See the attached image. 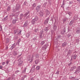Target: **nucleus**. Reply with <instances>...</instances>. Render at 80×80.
<instances>
[{"mask_svg":"<svg viewBox=\"0 0 80 80\" xmlns=\"http://www.w3.org/2000/svg\"><path fill=\"white\" fill-rule=\"evenodd\" d=\"M16 43H14V44H12L11 46V48H10V50H12L14 48H15L16 47Z\"/></svg>","mask_w":80,"mask_h":80,"instance_id":"4","label":"nucleus"},{"mask_svg":"<svg viewBox=\"0 0 80 80\" xmlns=\"http://www.w3.org/2000/svg\"><path fill=\"white\" fill-rule=\"evenodd\" d=\"M37 4V2L34 3L32 5L33 7H35Z\"/></svg>","mask_w":80,"mask_h":80,"instance_id":"20","label":"nucleus"},{"mask_svg":"<svg viewBox=\"0 0 80 80\" xmlns=\"http://www.w3.org/2000/svg\"><path fill=\"white\" fill-rule=\"evenodd\" d=\"M17 32H18L17 30H15L14 31V34H16V33H17Z\"/></svg>","mask_w":80,"mask_h":80,"instance_id":"41","label":"nucleus"},{"mask_svg":"<svg viewBox=\"0 0 80 80\" xmlns=\"http://www.w3.org/2000/svg\"><path fill=\"white\" fill-rule=\"evenodd\" d=\"M66 45H67V43L66 42H64L62 45V46L63 47H65V46H66Z\"/></svg>","mask_w":80,"mask_h":80,"instance_id":"21","label":"nucleus"},{"mask_svg":"<svg viewBox=\"0 0 80 80\" xmlns=\"http://www.w3.org/2000/svg\"><path fill=\"white\" fill-rule=\"evenodd\" d=\"M18 42L19 43V42H20V39H19L18 40Z\"/></svg>","mask_w":80,"mask_h":80,"instance_id":"55","label":"nucleus"},{"mask_svg":"<svg viewBox=\"0 0 80 80\" xmlns=\"http://www.w3.org/2000/svg\"><path fill=\"white\" fill-rule=\"evenodd\" d=\"M24 77H27V75H25Z\"/></svg>","mask_w":80,"mask_h":80,"instance_id":"63","label":"nucleus"},{"mask_svg":"<svg viewBox=\"0 0 80 80\" xmlns=\"http://www.w3.org/2000/svg\"><path fill=\"white\" fill-rule=\"evenodd\" d=\"M33 19H34V20H35V21H37V20H38V17L36 16L35 18Z\"/></svg>","mask_w":80,"mask_h":80,"instance_id":"28","label":"nucleus"},{"mask_svg":"<svg viewBox=\"0 0 80 80\" xmlns=\"http://www.w3.org/2000/svg\"><path fill=\"white\" fill-rule=\"evenodd\" d=\"M8 47H6V50H8Z\"/></svg>","mask_w":80,"mask_h":80,"instance_id":"56","label":"nucleus"},{"mask_svg":"<svg viewBox=\"0 0 80 80\" xmlns=\"http://www.w3.org/2000/svg\"><path fill=\"white\" fill-rule=\"evenodd\" d=\"M33 57H34V55H32V56L30 57H29V59H28V61H30V62H29V63H31V62L33 61Z\"/></svg>","mask_w":80,"mask_h":80,"instance_id":"2","label":"nucleus"},{"mask_svg":"<svg viewBox=\"0 0 80 80\" xmlns=\"http://www.w3.org/2000/svg\"><path fill=\"white\" fill-rule=\"evenodd\" d=\"M40 37H41V38H42V37H42V35H40Z\"/></svg>","mask_w":80,"mask_h":80,"instance_id":"62","label":"nucleus"},{"mask_svg":"<svg viewBox=\"0 0 80 80\" xmlns=\"http://www.w3.org/2000/svg\"><path fill=\"white\" fill-rule=\"evenodd\" d=\"M39 14L40 17H43V15L44 14V13H43V12H42L40 11L39 13Z\"/></svg>","mask_w":80,"mask_h":80,"instance_id":"11","label":"nucleus"},{"mask_svg":"<svg viewBox=\"0 0 80 80\" xmlns=\"http://www.w3.org/2000/svg\"><path fill=\"white\" fill-rule=\"evenodd\" d=\"M59 72H60V71H57L56 74L57 75H58L59 74Z\"/></svg>","mask_w":80,"mask_h":80,"instance_id":"35","label":"nucleus"},{"mask_svg":"<svg viewBox=\"0 0 80 80\" xmlns=\"http://www.w3.org/2000/svg\"><path fill=\"white\" fill-rule=\"evenodd\" d=\"M24 5H28V3L26 1L25 2L23 3Z\"/></svg>","mask_w":80,"mask_h":80,"instance_id":"30","label":"nucleus"},{"mask_svg":"<svg viewBox=\"0 0 80 80\" xmlns=\"http://www.w3.org/2000/svg\"><path fill=\"white\" fill-rule=\"evenodd\" d=\"M23 14H21L20 15V18H22V17H23Z\"/></svg>","mask_w":80,"mask_h":80,"instance_id":"32","label":"nucleus"},{"mask_svg":"<svg viewBox=\"0 0 80 80\" xmlns=\"http://www.w3.org/2000/svg\"><path fill=\"white\" fill-rule=\"evenodd\" d=\"M80 32V28H76V33H79Z\"/></svg>","mask_w":80,"mask_h":80,"instance_id":"6","label":"nucleus"},{"mask_svg":"<svg viewBox=\"0 0 80 80\" xmlns=\"http://www.w3.org/2000/svg\"><path fill=\"white\" fill-rule=\"evenodd\" d=\"M46 12L47 15H49V14H50V12H49V11H48V9L46 10Z\"/></svg>","mask_w":80,"mask_h":80,"instance_id":"15","label":"nucleus"},{"mask_svg":"<svg viewBox=\"0 0 80 80\" xmlns=\"http://www.w3.org/2000/svg\"><path fill=\"white\" fill-rule=\"evenodd\" d=\"M13 16H15V14H12V17H13Z\"/></svg>","mask_w":80,"mask_h":80,"instance_id":"54","label":"nucleus"},{"mask_svg":"<svg viewBox=\"0 0 80 80\" xmlns=\"http://www.w3.org/2000/svg\"><path fill=\"white\" fill-rule=\"evenodd\" d=\"M17 20L16 19H14L12 21V23L13 24H14L16 23V22H17Z\"/></svg>","mask_w":80,"mask_h":80,"instance_id":"14","label":"nucleus"},{"mask_svg":"<svg viewBox=\"0 0 80 80\" xmlns=\"http://www.w3.org/2000/svg\"><path fill=\"white\" fill-rule=\"evenodd\" d=\"M5 64V62H3L2 63V65H4Z\"/></svg>","mask_w":80,"mask_h":80,"instance_id":"46","label":"nucleus"},{"mask_svg":"<svg viewBox=\"0 0 80 80\" xmlns=\"http://www.w3.org/2000/svg\"><path fill=\"white\" fill-rule=\"evenodd\" d=\"M40 33L41 34H43V30H41L40 32Z\"/></svg>","mask_w":80,"mask_h":80,"instance_id":"39","label":"nucleus"},{"mask_svg":"<svg viewBox=\"0 0 80 80\" xmlns=\"http://www.w3.org/2000/svg\"><path fill=\"white\" fill-rule=\"evenodd\" d=\"M2 26H0V31H2Z\"/></svg>","mask_w":80,"mask_h":80,"instance_id":"40","label":"nucleus"},{"mask_svg":"<svg viewBox=\"0 0 80 80\" xmlns=\"http://www.w3.org/2000/svg\"><path fill=\"white\" fill-rule=\"evenodd\" d=\"M45 43V41H43L41 42L40 44L42 45H43V44H44V43Z\"/></svg>","mask_w":80,"mask_h":80,"instance_id":"16","label":"nucleus"},{"mask_svg":"<svg viewBox=\"0 0 80 80\" xmlns=\"http://www.w3.org/2000/svg\"><path fill=\"white\" fill-rule=\"evenodd\" d=\"M47 2H45L44 4H43V6L44 7H45L46 6L47 4Z\"/></svg>","mask_w":80,"mask_h":80,"instance_id":"43","label":"nucleus"},{"mask_svg":"<svg viewBox=\"0 0 80 80\" xmlns=\"http://www.w3.org/2000/svg\"><path fill=\"white\" fill-rule=\"evenodd\" d=\"M30 34H27V35H26V37H27L28 38L29 37V36H30Z\"/></svg>","mask_w":80,"mask_h":80,"instance_id":"42","label":"nucleus"},{"mask_svg":"<svg viewBox=\"0 0 80 80\" xmlns=\"http://www.w3.org/2000/svg\"><path fill=\"white\" fill-rule=\"evenodd\" d=\"M35 63H36V64H37V63H38V60H36L35 61Z\"/></svg>","mask_w":80,"mask_h":80,"instance_id":"33","label":"nucleus"},{"mask_svg":"<svg viewBox=\"0 0 80 80\" xmlns=\"http://www.w3.org/2000/svg\"><path fill=\"white\" fill-rule=\"evenodd\" d=\"M30 80H34V79L33 78H32L30 79Z\"/></svg>","mask_w":80,"mask_h":80,"instance_id":"50","label":"nucleus"},{"mask_svg":"<svg viewBox=\"0 0 80 80\" xmlns=\"http://www.w3.org/2000/svg\"><path fill=\"white\" fill-rule=\"evenodd\" d=\"M78 69H79V70H80V66H79L78 68Z\"/></svg>","mask_w":80,"mask_h":80,"instance_id":"57","label":"nucleus"},{"mask_svg":"<svg viewBox=\"0 0 80 80\" xmlns=\"http://www.w3.org/2000/svg\"><path fill=\"white\" fill-rule=\"evenodd\" d=\"M26 69H27L26 68H25V69H24V71H25V72L26 71Z\"/></svg>","mask_w":80,"mask_h":80,"instance_id":"60","label":"nucleus"},{"mask_svg":"<svg viewBox=\"0 0 80 80\" xmlns=\"http://www.w3.org/2000/svg\"><path fill=\"white\" fill-rule=\"evenodd\" d=\"M73 57L74 59H76V57H77V55H74L73 56Z\"/></svg>","mask_w":80,"mask_h":80,"instance_id":"38","label":"nucleus"},{"mask_svg":"<svg viewBox=\"0 0 80 80\" xmlns=\"http://www.w3.org/2000/svg\"><path fill=\"white\" fill-rule=\"evenodd\" d=\"M14 1H15V0H12V2H14Z\"/></svg>","mask_w":80,"mask_h":80,"instance_id":"61","label":"nucleus"},{"mask_svg":"<svg viewBox=\"0 0 80 80\" xmlns=\"http://www.w3.org/2000/svg\"><path fill=\"white\" fill-rule=\"evenodd\" d=\"M32 24H33L35 23V20L34 19H33L32 21Z\"/></svg>","mask_w":80,"mask_h":80,"instance_id":"22","label":"nucleus"},{"mask_svg":"<svg viewBox=\"0 0 80 80\" xmlns=\"http://www.w3.org/2000/svg\"><path fill=\"white\" fill-rule=\"evenodd\" d=\"M72 63V62H70V63L69 64H68V65L69 66H70L71 65V64Z\"/></svg>","mask_w":80,"mask_h":80,"instance_id":"53","label":"nucleus"},{"mask_svg":"<svg viewBox=\"0 0 80 80\" xmlns=\"http://www.w3.org/2000/svg\"><path fill=\"white\" fill-rule=\"evenodd\" d=\"M40 8H41V5H38L36 7V10L37 12L40 11Z\"/></svg>","mask_w":80,"mask_h":80,"instance_id":"1","label":"nucleus"},{"mask_svg":"<svg viewBox=\"0 0 80 80\" xmlns=\"http://www.w3.org/2000/svg\"><path fill=\"white\" fill-rule=\"evenodd\" d=\"M67 20V19H63V22H65Z\"/></svg>","mask_w":80,"mask_h":80,"instance_id":"47","label":"nucleus"},{"mask_svg":"<svg viewBox=\"0 0 80 80\" xmlns=\"http://www.w3.org/2000/svg\"><path fill=\"white\" fill-rule=\"evenodd\" d=\"M10 10V7H8L7 10V11H9Z\"/></svg>","mask_w":80,"mask_h":80,"instance_id":"34","label":"nucleus"},{"mask_svg":"<svg viewBox=\"0 0 80 80\" xmlns=\"http://www.w3.org/2000/svg\"><path fill=\"white\" fill-rule=\"evenodd\" d=\"M48 45L47 44L44 45L42 47V50H45L47 49V48Z\"/></svg>","mask_w":80,"mask_h":80,"instance_id":"5","label":"nucleus"},{"mask_svg":"<svg viewBox=\"0 0 80 80\" xmlns=\"http://www.w3.org/2000/svg\"><path fill=\"white\" fill-rule=\"evenodd\" d=\"M71 78H72V79H73L74 80H74H78V78H76L75 79V77H70Z\"/></svg>","mask_w":80,"mask_h":80,"instance_id":"27","label":"nucleus"},{"mask_svg":"<svg viewBox=\"0 0 80 80\" xmlns=\"http://www.w3.org/2000/svg\"><path fill=\"white\" fill-rule=\"evenodd\" d=\"M8 63H9V62L8 61L6 62V64H8Z\"/></svg>","mask_w":80,"mask_h":80,"instance_id":"52","label":"nucleus"},{"mask_svg":"<svg viewBox=\"0 0 80 80\" xmlns=\"http://www.w3.org/2000/svg\"><path fill=\"white\" fill-rule=\"evenodd\" d=\"M61 37H62L61 36H60V35L58 36V39H57V40H58V39H59V38H61Z\"/></svg>","mask_w":80,"mask_h":80,"instance_id":"36","label":"nucleus"},{"mask_svg":"<svg viewBox=\"0 0 80 80\" xmlns=\"http://www.w3.org/2000/svg\"><path fill=\"white\" fill-rule=\"evenodd\" d=\"M13 54L14 55H17V52L16 51H14L13 52Z\"/></svg>","mask_w":80,"mask_h":80,"instance_id":"19","label":"nucleus"},{"mask_svg":"<svg viewBox=\"0 0 80 80\" xmlns=\"http://www.w3.org/2000/svg\"><path fill=\"white\" fill-rule=\"evenodd\" d=\"M3 68V67H2V66L0 65V69H2Z\"/></svg>","mask_w":80,"mask_h":80,"instance_id":"48","label":"nucleus"},{"mask_svg":"<svg viewBox=\"0 0 80 80\" xmlns=\"http://www.w3.org/2000/svg\"><path fill=\"white\" fill-rule=\"evenodd\" d=\"M20 72V71L18 70L16 71L15 73H18V72Z\"/></svg>","mask_w":80,"mask_h":80,"instance_id":"51","label":"nucleus"},{"mask_svg":"<svg viewBox=\"0 0 80 80\" xmlns=\"http://www.w3.org/2000/svg\"><path fill=\"white\" fill-rule=\"evenodd\" d=\"M16 10H17L15 9H12V12H16Z\"/></svg>","mask_w":80,"mask_h":80,"instance_id":"44","label":"nucleus"},{"mask_svg":"<svg viewBox=\"0 0 80 80\" xmlns=\"http://www.w3.org/2000/svg\"><path fill=\"white\" fill-rule=\"evenodd\" d=\"M30 12L29 11H28V12L26 13H25L24 15L23 16L24 17H26L28 15V13H29Z\"/></svg>","mask_w":80,"mask_h":80,"instance_id":"13","label":"nucleus"},{"mask_svg":"<svg viewBox=\"0 0 80 80\" xmlns=\"http://www.w3.org/2000/svg\"><path fill=\"white\" fill-rule=\"evenodd\" d=\"M21 32H22V31H19V32H18V35H20L21 34Z\"/></svg>","mask_w":80,"mask_h":80,"instance_id":"37","label":"nucleus"},{"mask_svg":"<svg viewBox=\"0 0 80 80\" xmlns=\"http://www.w3.org/2000/svg\"><path fill=\"white\" fill-rule=\"evenodd\" d=\"M77 1H78V2H79L80 3V0H77Z\"/></svg>","mask_w":80,"mask_h":80,"instance_id":"59","label":"nucleus"},{"mask_svg":"<svg viewBox=\"0 0 80 80\" xmlns=\"http://www.w3.org/2000/svg\"><path fill=\"white\" fill-rule=\"evenodd\" d=\"M68 15H70L69 14V13H68Z\"/></svg>","mask_w":80,"mask_h":80,"instance_id":"64","label":"nucleus"},{"mask_svg":"<svg viewBox=\"0 0 80 80\" xmlns=\"http://www.w3.org/2000/svg\"><path fill=\"white\" fill-rule=\"evenodd\" d=\"M76 68V67L75 66H73L71 67L70 71H72L73 70H74V69H75Z\"/></svg>","mask_w":80,"mask_h":80,"instance_id":"8","label":"nucleus"},{"mask_svg":"<svg viewBox=\"0 0 80 80\" xmlns=\"http://www.w3.org/2000/svg\"><path fill=\"white\" fill-rule=\"evenodd\" d=\"M38 29H36L35 30V32H37V31H38Z\"/></svg>","mask_w":80,"mask_h":80,"instance_id":"49","label":"nucleus"},{"mask_svg":"<svg viewBox=\"0 0 80 80\" xmlns=\"http://www.w3.org/2000/svg\"><path fill=\"white\" fill-rule=\"evenodd\" d=\"M35 57H36V58H38V57H39V54H36L35 55Z\"/></svg>","mask_w":80,"mask_h":80,"instance_id":"31","label":"nucleus"},{"mask_svg":"<svg viewBox=\"0 0 80 80\" xmlns=\"http://www.w3.org/2000/svg\"><path fill=\"white\" fill-rule=\"evenodd\" d=\"M80 72V70L79 69H78L76 70V71L74 72L75 74H77Z\"/></svg>","mask_w":80,"mask_h":80,"instance_id":"7","label":"nucleus"},{"mask_svg":"<svg viewBox=\"0 0 80 80\" xmlns=\"http://www.w3.org/2000/svg\"><path fill=\"white\" fill-rule=\"evenodd\" d=\"M40 68L39 66H38L36 67L37 70H40Z\"/></svg>","mask_w":80,"mask_h":80,"instance_id":"26","label":"nucleus"},{"mask_svg":"<svg viewBox=\"0 0 80 80\" xmlns=\"http://www.w3.org/2000/svg\"><path fill=\"white\" fill-rule=\"evenodd\" d=\"M49 29H50V28H49V27H46L44 29V30H45L46 32H48V30H49Z\"/></svg>","mask_w":80,"mask_h":80,"instance_id":"12","label":"nucleus"},{"mask_svg":"<svg viewBox=\"0 0 80 80\" xmlns=\"http://www.w3.org/2000/svg\"><path fill=\"white\" fill-rule=\"evenodd\" d=\"M73 21L72 20L69 23V25L70 26L72 25L73 24Z\"/></svg>","mask_w":80,"mask_h":80,"instance_id":"25","label":"nucleus"},{"mask_svg":"<svg viewBox=\"0 0 80 80\" xmlns=\"http://www.w3.org/2000/svg\"><path fill=\"white\" fill-rule=\"evenodd\" d=\"M18 61L19 62L18 65V66H21V65H22V64H23V61H21L20 60V59H18Z\"/></svg>","mask_w":80,"mask_h":80,"instance_id":"3","label":"nucleus"},{"mask_svg":"<svg viewBox=\"0 0 80 80\" xmlns=\"http://www.w3.org/2000/svg\"><path fill=\"white\" fill-rule=\"evenodd\" d=\"M21 80H24V79L23 78H22Z\"/></svg>","mask_w":80,"mask_h":80,"instance_id":"58","label":"nucleus"},{"mask_svg":"<svg viewBox=\"0 0 80 80\" xmlns=\"http://www.w3.org/2000/svg\"><path fill=\"white\" fill-rule=\"evenodd\" d=\"M53 28L54 31H56V30H57V26L55 25L54 26Z\"/></svg>","mask_w":80,"mask_h":80,"instance_id":"18","label":"nucleus"},{"mask_svg":"<svg viewBox=\"0 0 80 80\" xmlns=\"http://www.w3.org/2000/svg\"><path fill=\"white\" fill-rule=\"evenodd\" d=\"M73 19H74V20H77L78 19V18L77 16H74L73 17Z\"/></svg>","mask_w":80,"mask_h":80,"instance_id":"29","label":"nucleus"},{"mask_svg":"<svg viewBox=\"0 0 80 80\" xmlns=\"http://www.w3.org/2000/svg\"><path fill=\"white\" fill-rule=\"evenodd\" d=\"M68 32H70V31H71L72 30V27H69L68 28Z\"/></svg>","mask_w":80,"mask_h":80,"instance_id":"24","label":"nucleus"},{"mask_svg":"<svg viewBox=\"0 0 80 80\" xmlns=\"http://www.w3.org/2000/svg\"><path fill=\"white\" fill-rule=\"evenodd\" d=\"M20 7L19 5H16V10H19V9H20Z\"/></svg>","mask_w":80,"mask_h":80,"instance_id":"10","label":"nucleus"},{"mask_svg":"<svg viewBox=\"0 0 80 80\" xmlns=\"http://www.w3.org/2000/svg\"><path fill=\"white\" fill-rule=\"evenodd\" d=\"M65 29H64L63 31H61V33L62 34H64V33H65Z\"/></svg>","mask_w":80,"mask_h":80,"instance_id":"23","label":"nucleus"},{"mask_svg":"<svg viewBox=\"0 0 80 80\" xmlns=\"http://www.w3.org/2000/svg\"><path fill=\"white\" fill-rule=\"evenodd\" d=\"M28 25V21H26L24 24L23 27H27Z\"/></svg>","mask_w":80,"mask_h":80,"instance_id":"9","label":"nucleus"},{"mask_svg":"<svg viewBox=\"0 0 80 80\" xmlns=\"http://www.w3.org/2000/svg\"><path fill=\"white\" fill-rule=\"evenodd\" d=\"M7 17H8V16H7L6 18H4V20H5V21H6V20H7L8 18H7Z\"/></svg>","mask_w":80,"mask_h":80,"instance_id":"45","label":"nucleus"},{"mask_svg":"<svg viewBox=\"0 0 80 80\" xmlns=\"http://www.w3.org/2000/svg\"><path fill=\"white\" fill-rule=\"evenodd\" d=\"M49 20V18H48L45 21V23H47L48 22V20Z\"/></svg>","mask_w":80,"mask_h":80,"instance_id":"17","label":"nucleus"}]
</instances>
